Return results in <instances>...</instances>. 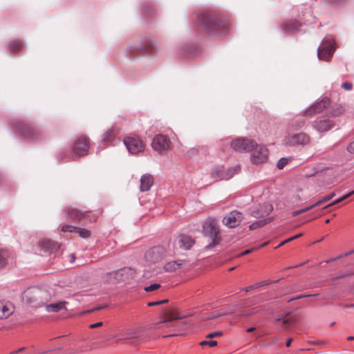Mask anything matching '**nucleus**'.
<instances>
[{"instance_id": "2", "label": "nucleus", "mask_w": 354, "mask_h": 354, "mask_svg": "<svg viewBox=\"0 0 354 354\" xmlns=\"http://www.w3.org/2000/svg\"><path fill=\"white\" fill-rule=\"evenodd\" d=\"M202 234L210 241L205 246V250L213 248L221 241L218 221L214 218L209 217L203 221Z\"/></svg>"}, {"instance_id": "47", "label": "nucleus", "mask_w": 354, "mask_h": 354, "mask_svg": "<svg viewBox=\"0 0 354 354\" xmlns=\"http://www.w3.org/2000/svg\"><path fill=\"white\" fill-rule=\"evenodd\" d=\"M316 207V205H315V203H313V205H309V206H308V207H305V208H303V209H302V210H304V212H307V211H308V210H310V209H313V207Z\"/></svg>"}, {"instance_id": "44", "label": "nucleus", "mask_w": 354, "mask_h": 354, "mask_svg": "<svg viewBox=\"0 0 354 354\" xmlns=\"http://www.w3.org/2000/svg\"><path fill=\"white\" fill-rule=\"evenodd\" d=\"M347 149L349 153H354V140L348 145Z\"/></svg>"}, {"instance_id": "34", "label": "nucleus", "mask_w": 354, "mask_h": 354, "mask_svg": "<svg viewBox=\"0 0 354 354\" xmlns=\"http://www.w3.org/2000/svg\"><path fill=\"white\" fill-rule=\"evenodd\" d=\"M279 321H282L284 325V329H288V326L292 324V322L288 319H282L281 317H277L275 319L274 322L277 323Z\"/></svg>"}, {"instance_id": "27", "label": "nucleus", "mask_w": 354, "mask_h": 354, "mask_svg": "<svg viewBox=\"0 0 354 354\" xmlns=\"http://www.w3.org/2000/svg\"><path fill=\"white\" fill-rule=\"evenodd\" d=\"M300 24L296 20H290L284 24L285 31H296Z\"/></svg>"}, {"instance_id": "5", "label": "nucleus", "mask_w": 354, "mask_h": 354, "mask_svg": "<svg viewBox=\"0 0 354 354\" xmlns=\"http://www.w3.org/2000/svg\"><path fill=\"white\" fill-rule=\"evenodd\" d=\"M250 152H251L250 160L254 165L265 163L268 159L269 151L265 145L255 142V146Z\"/></svg>"}, {"instance_id": "22", "label": "nucleus", "mask_w": 354, "mask_h": 354, "mask_svg": "<svg viewBox=\"0 0 354 354\" xmlns=\"http://www.w3.org/2000/svg\"><path fill=\"white\" fill-rule=\"evenodd\" d=\"M14 257L8 250L0 249V268L13 261Z\"/></svg>"}, {"instance_id": "9", "label": "nucleus", "mask_w": 354, "mask_h": 354, "mask_svg": "<svg viewBox=\"0 0 354 354\" xmlns=\"http://www.w3.org/2000/svg\"><path fill=\"white\" fill-rule=\"evenodd\" d=\"M171 141L165 135H156L151 142L152 148L158 153H162L170 148Z\"/></svg>"}, {"instance_id": "14", "label": "nucleus", "mask_w": 354, "mask_h": 354, "mask_svg": "<svg viewBox=\"0 0 354 354\" xmlns=\"http://www.w3.org/2000/svg\"><path fill=\"white\" fill-rule=\"evenodd\" d=\"M335 127V123L330 119L320 117L313 122V127L318 132L329 131Z\"/></svg>"}, {"instance_id": "28", "label": "nucleus", "mask_w": 354, "mask_h": 354, "mask_svg": "<svg viewBox=\"0 0 354 354\" xmlns=\"http://www.w3.org/2000/svg\"><path fill=\"white\" fill-rule=\"evenodd\" d=\"M114 136V130L113 129H110L102 135V142L104 145L108 144L111 140L113 139Z\"/></svg>"}, {"instance_id": "12", "label": "nucleus", "mask_w": 354, "mask_h": 354, "mask_svg": "<svg viewBox=\"0 0 354 354\" xmlns=\"http://www.w3.org/2000/svg\"><path fill=\"white\" fill-rule=\"evenodd\" d=\"M273 210L272 205L268 202L259 203L251 209V215L255 218L268 216Z\"/></svg>"}, {"instance_id": "32", "label": "nucleus", "mask_w": 354, "mask_h": 354, "mask_svg": "<svg viewBox=\"0 0 354 354\" xmlns=\"http://www.w3.org/2000/svg\"><path fill=\"white\" fill-rule=\"evenodd\" d=\"M8 48L12 52H16L21 48V44L18 41H12L8 44Z\"/></svg>"}, {"instance_id": "37", "label": "nucleus", "mask_w": 354, "mask_h": 354, "mask_svg": "<svg viewBox=\"0 0 354 354\" xmlns=\"http://www.w3.org/2000/svg\"><path fill=\"white\" fill-rule=\"evenodd\" d=\"M160 287V283H153L149 286H146L144 290L149 292H151V291H153L155 290H157L158 288H159Z\"/></svg>"}, {"instance_id": "4", "label": "nucleus", "mask_w": 354, "mask_h": 354, "mask_svg": "<svg viewBox=\"0 0 354 354\" xmlns=\"http://www.w3.org/2000/svg\"><path fill=\"white\" fill-rule=\"evenodd\" d=\"M134 271L131 268H124L106 273L103 279L109 283H117L133 277Z\"/></svg>"}, {"instance_id": "54", "label": "nucleus", "mask_w": 354, "mask_h": 354, "mask_svg": "<svg viewBox=\"0 0 354 354\" xmlns=\"http://www.w3.org/2000/svg\"><path fill=\"white\" fill-rule=\"evenodd\" d=\"M156 305H160V304L158 303V301H151V302H149L148 303V306H156Z\"/></svg>"}, {"instance_id": "61", "label": "nucleus", "mask_w": 354, "mask_h": 354, "mask_svg": "<svg viewBox=\"0 0 354 354\" xmlns=\"http://www.w3.org/2000/svg\"><path fill=\"white\" fill-rule=\"evenodd\" d=\"M348 275H349V274H346V275H342V276L337 277V278L339 279V278H341V277H344L348 276Z\"/></svg>"}, {"instance_id": "42", "label": "nucleus", "mask_w": 354, "mask_h": 354, "mask_svg": "<svg viewBox=\"0 0 354 354\" xmlns=\"http://www.w3.org/2000/svg\"><path fill=\"white\" fill-rule=\"evenodd\" d=\"M342 87L346 91H351L353 88V84L351 82H346L342 84Z\"/></svg>"}, {"instance_id": "52", "label": "nucleus", "mask_w": 354, "mask_h": 354, "mask_svg": "<svg viewBox=\"0 0 354 354\" xmlns=\"http://www.w3.org/2000/svg\"><path fill=\"white\" fill-rule=\"evenodd\" d=\"M260 223H262V221L257 222V223H254L250 225V228L253 229V228L256 227V226H259Z\"/></svg>"}, {"instance_id": "1", "label": "nucleus", "mask_w": 354, "mask_h": 354, "mask_svg": "<svg viewBox=\"0 0 354 354\" xmlns=\"http://www.w3.org/2000/svg\"><path fill=\"white\" fill-rule=\"evenodd\" d=\"M197 23L210 32L217 30L224 32L228 28V23L215 12H202L198 16Z\"/></svg>"}, {"instance_id": "7", "label": "nucleus", "mask_w": 354, "mask_h": 354, "mask_svg": "<svg viewBox=\"0 0 354 354\" xmlns=\"http://www.w3.org/2000/svg\"><path fill=\"white\" fill-rule=\"evenodd\" d=\"M283 142L288 146H306L310 143V138L305 133H298L286 136Z\"/></svg>"}, {"instance_id": "8", "label": "nucleus", "mask_w": 354, "mask_h": 354, "mask_svg": "<svg viewBox=\"0 0 354 354\" xmlns=\"http://www.w3.org/2000/svg\"><path fill=\"white\" fill-rule=\"evenodd\" d=\"M232 148L239 153L250 152L255 146V142L247 138H236L230 143Z\"/></svg>"}, {"instance_id": "31", "label": "nucleus", "mask_w": 354, "mask_h": 354, "mask_svg": "<svg viewBox=\"0 0 354 354\" xmlns=\"http://www.w3.org/2000/svg\"><path fill=\"white\" fill-rule=\"evenodd\" d=\"M75 232L82 238L87 239L91 236L89 230L85 228H79L75 230Z\"/></svg>"}, {"instance_id": "60", "label": "nucleus", "mask_w": 354, "mask_h": 354, "mask_svg": "<svg viewBox=\"0 0 354 354\" xmlns=\"http://www.w3.org/2000/svg\"><path fill=\"white\" fill-rule=\"evenodd\" d=\"M24 349V348H21L18 349L17 351H14V352H13V353H18V352H21V351H22Z\"/></svg>"}, {"instance_id": "17", "label": "nucleus", "mask_w": 354, "mask_h": 354, "mask_svg": "<svg viewBox=\"0 0 354 354\" xmlns=\"http://www.w3.org/2000/svg\"><path fill=\"white\" fill-rule=\"evenodd\" d=\"M195 241L190 236L182 234L176 237L174 244L183 250H189L194 244Z\"/></svg>"}, {"instance_id": "3", "label": "nucleus", "mask_w": 354, "mask_h": 354, "mask_svg": "<svg viewBox=\"0 0 354 354\" xmlns=\"http://www.w3.org/2000/svg\"><path fill=\"white\" fill-rule=\"evenodd\" d=\"M49 297L48 293L41 288L30 287L22 294V299L27 304L33 308H38L46 303Z\"/></svg>"}, {"instance_id": "64", "label": "nucleus", "mask_w": 354, "mask_h": 354, "mask_svg": "<svg viewBox=\"0 0 354 354\" xmlns=\"http://www.w3.org/2000/svg\"><path fill=\"white\" fill-rule=\"evenodd\" d=\"M329 222H330V220H329V219H327V220H326V221H325V223H328Z\"/></svg>"}, {"instance_id": "18", "label": "nucleus", "mask_w": 354, "mask_h": 354, "mask_svg": "<svg viewBox=\"0 0 354 354\" xmlns=\"http://www.w3.org/2000/svg\"><path fill=\"white\" fill-rule=\"evenodd\" d=\"M138 330L137 328H129L125 331H122L119 334L115 335L113 336L112 339L115 342L119 343L122 340H127L133 338H136L138 337Z\"/></svg>"}, {"instance_id": "24", "label": "nucleus", "mask_w": 354, "mask_h": 354, "mask_svg": "<svg viewBox=\"0 0 354 354\" xmlns=\"http://www.w3.org/2000/svg\"><path fill=\"white\" fill-rule=\"evenodd\" d=\"M330 103V100L328 97L323 98L320 102H317L311 106L308 111L310 113H319L322 111Z\"/></svg>"}, {"instance_id": "33", "label": "nucleus", "mask_w": 354, "mask_h": 354, "mask_svg": "<svg viewBox=\"0 0 354 354\" xmlns=\"http://www.w3.org/2000/svg\"><path fill=\"white\" fill-rule=\"evenodd\" d=\"M335 193H331L329 195L323 197L322 199H320L318 201H317L316 203H315L316 207L322 204L324 202L331 200L335 196Z\"/></svg>"}, {"instance_id": "23", "label": "nucleus", "mask_w": 354, "mask_h": 354, "mask_svg": "<svg viewBox=\"0 0 354 354\" xmlns=\"http://www.w3.org/2000/svg\"><path fill=\"white\" fill-rule=\"evenodd\" d=\"M13 313V306L10 303L0 301V319H6Z\"/></svg>"}, {"instance_id": "30", "label": "nucleus", "mask_w": 354, "mask_h": 354, "mask_svg": "<svg viewBox=\"0 0 354 354\" xmlns=\"http://www.w3.org/2000/svg\"><path fill=\"white\" fill-rule=\"evenodd\" d=\"M223 172H224V169L223 167H217L212 169V174L214 178H216L218 180H222L221 176L224 175Z\"/></svg>"}, {"instance_id": "36", "label": "nucleus", "mask_w": 354, "mask_h": 354, "mask_svg": "<svg viewBox=\"0 0 354 354\" xmlns=\"http://www.w3.org/2000/svg\"><path fill=\"white\" fill-rule=\"evenodd\" d=\"M288 162V159L286 158H281L279 160L277 167L278 169H283Z\"/></svg>"}, {"instance_id": "55", "label": "nucleus", "mask_w": 354, "mask_h": 354, "mask_svg": "<svg viewBox=\"0 0 354 354\" xmlns=\"http://www.w3.org/2000/svg\"><path fill=\"white\" fill-rule=\"evenodd\" d=\"M292 341V338H289L287 339L286 343V345L287 347H289L290 346Z\"/></svg>"}, {"instance_id": "38", "label": "nucleus", "mask_w": 354, "mask_h": 354, "mask_svg": "<svg viewBox=\"0 0 354 354\" xmlns=\"http://www.w3.org/2000/svg\"><path fill=\"white\" fill-rule=\"evenodd\" d=\"M75 229H76V227L75 226L70 225H64L62 227V230L63 232H75Z\"/></svg>"}, {"instance_id": "21", "label": "nucleus", "mask_w": 354, "mask_h": 354, "mask_svg": "<svg viewBox=\"0 0 354 354\" xmlns=\"http://www.w3.org/2000/svg\"><path fill=\"white\" fill-rule=\"evenodd\" d=\"M264 310V306L258 305L253 307H247L244 308L241 310L240 315H236V316H241V317H249L254 315H256L257 313H259L261 310Z\"/></svg>"}, {"instance_id": "46", "label": "nucleus", "mask_w": 354, "mask_h": 354, "mask_svg": "<svg viewBox=\"0 0 354 354\" xmlns=\"http://www.w3.org/2000/svg\"><path fill=\"white\" fill-rule=\"evenodd\" d=\"M256 248H251V249H248V250H246L245 251H243L241 255H246V254H248L250 253H251L252 251L255 250Z\"/></svg>"}, {"instance_id": "59", "label": "nucleus", "mask_w": 354, "mask_h": 354, "mask_svg": "<svg viewBox=\"0 0 354 354\" xmlns=\"http://www.w3.org/2000/svg\"><path fill=\"white\" fill-rule=\"evenodd\" d=\"M347 339H348V341L354 340V336H348V337H347Z\"/></svg>"}, {"instance_id": "57", "label": "nucleus", "mask_w": 354, "mask_h": 354, "mask_svg": "<svg viewBox=\"0 0 354 354\" xmlns=\"http://www.w3.org/2000/svg\"><path fill=\"white\" fill-rule=\"evenodd\" d=\"M255 328L254 327H250V328H248L246 331L248 333H250V332H252L253 330H254Z\"/></svg>"}, {"instance_id": "62", "label": "nucleus", "mask_w": 354, "mask_h": 354, "mask_svg": "<svg viewBox=\"0 0 354 354\" xmlns=\"http://www.w3.org/2000/svg\"><path fill=\"white\" fill-rule=\"evenodd\" d=\"M335 259H328V260L326 261V263H328V262H330V261H333V260H335Z\"/></svg>"}, {"instance_id": "13", "label": "nucleus", "mask_w": 354, "mask_h": 354, "mask_svg": "<svg viewBox=\"0 0 354 354\" xmlns=\"http://www.w3.org/2000/svg\"><path fill=\"white\" fill-rule=\"evenodd\" d=\"M242 220V214L237 211H232L223 218V223L229 228L238 226Z\"/></svg>"}, {"instance_id": "15", "label": "nucleus", "mask_w": 354, "mask_h": 354, "mask_svg": "<svg viewBox=\"0 0 354 354\" xmlns=\"http://www.w3.org/2000/svg\"><path fill=\"white\" fill-rule=\"evenodd\" d=\"M164 254V248L160 246H156L148 250L145 257L147 261L154 263L161 259Z\"/></svg>"}, {"instance_id": "16", "label": "nucleus", "mask_w": 354, "mask_h": 354, "mask_svg": "<svg viewBox=\"0 0 354 354\" xmlns=\"http://www.w3.org/2000/svg\"><path fill=\"white\" fill-rule=\"evenodd\" d=\"M183 317L174 315L171 310L164 312L162 319L155 325V329L159 330L169 326V323L176 319H182Z\"/></svg>"}, {"instance_id": "48", "label": "nucleus", "mask_w": 354, "mask_h": 354, "mask_svg": "<svg viewBox=\"0 0 354 354\" xmlns=\"http://www.w3.org/2000/svg\"><path fill=\"white\" fill-rule=\"evenodd\" d=\"M301 213H304V210H302L301 209H299V210H296V211H293L292 212V214L293 216H296Z\"/></svg>"}, {"instance_id": "43", "label": "nucleus", "mask_w": 354, "mask_h": 354, "mask_svg": "<svg viewBox=\"0 0 354 354\" xmlns=\"http://www.w3.org/2000/svg\"><path fill=\"white\" fill-rule=\"evenodd\" d=\"M221 334V333L218 332V331L213 332V333H210L207 334L206 337L207 338H213L214 337L220 335Z\"/></svg>"}, {"instance_id": "39", "label": "nucleus", "mask_w": 354, "mask_h": 354, "mask_svg": "<svg viewBox=\"0 0 354 354\" xmlns=\"http://www.w3.org/2000/svg\"><path fill=\"white\" fill-rule=\"evenodd\" d=\"M272 283V281L271 280H264V281H262L255 283L254 286H255V288H259L260 287L269 285Z\"/></svg>"}, {"instance_id": "20", "label": "nucleus", "mask_w": 354, "mask_h": 354, "mask_svg": "<svg viewBox=\"0 0 354 354\" xmlns=\"http://www.w3.org/2000/svg\"><path fill=\"white\" fill-rule=\"evenodd\" d=\"M140 190L142 192H147L153 184V178L151 174H143L140 178Z\"/></svg>"}, {"instance_id": "56", "label": "nucleus", "mask_w": 354, "mask_h": 354, "mask_svg": "<svg viewBox=\"0 0 354 354\" xmlns=\"http://www.w3.org/2000/svg\"><path fill=\"white\" fill-rule=\"evenodd\" d=\"M168 301H169L168 299L160 300V301H158V303H159L160 304H166V303H167V302H168Z\"/></svg>"}, {"instance_id": "40", "label": "nucleus", "mask_w": 354, "mask_h": 354, "mask_svg": "<svg viewBox=\"0 0 354 354\" xmlns=\"http://www.w3.org/2000/svg\"><path fill=\"white\" fill-rule=\"evenodd\" d=\"M200 344L201 346L209 345V346L213 347V346H215L217 345V342L214 341V340H209V341L204 340V341H202L200 343Z\"/></svg>"}, {"instance_id": "53", "label": "nucleus", "mask_w": 354, "mask_h": 354, "mask_svg": "<svg viewBox=\"0 0 354 354\" xmlns=\"http://www.w3.org/2000/svg\"><path fill=\"white\" fill-rule=\"evenodd\" d=\"M234 313L232 312H228V313H224L223 314H218V315H214L212 316V318H215V317H219V316H221V315H229V314H233Z\"/></svg>"}, {"instance_id": "45", "label": "nucleus", "mask_w": 354, "mask_h": 354, "mask_svg": "<svg viewBox=\"0 0 354 354\" xmlns=\"http://www.w3.org/2000/svg\"><path fill=\"white\" fill-rule=\"evenodd\" d=\"M177 266L176 263L175 262H171V263H169L167 266H166V269L168 270L169 269H171L172 268H175V266Z\"/></svg>"}, {"instance_id": "63", "label": "nucleus", "mask_w": 354, "mask_h": 354, "mask_svg": "<svg viewBox=\"0 0 354 354\" xmlns=\"http://www.w3.org/2000/svg\"><path fill=\"white\" fill-rule=\"evenodd\" d=\"M348 307L349 308H354V304H351L350 306H348Z\"/></svg>"}, {"instance_id": "49", "label": "nucleus", "mask_w": 354, "mask_h": 354, "mask_svg": "<svg viewBox=\"0 0 354 354\" xmlns=\"http://www.w3.org/2000/svg\"><path fill=\"white\" fill-rule=\"evenodd\" d=\"M102 325V322H97V323H95V324H93L90 325V328H95V327L100 326Z\"/></svg>"}, {"instance_id": "35", "label": "nucleus", "mask_w": 354, "mask_h": 354, "mask_svg": "<svg viewBox=\"0 0 354 354\" xmlns=\"http://www.w3.org/2000/svg\"><path fill=\"white\" fill-rule=\"evenodd\" d=\"M22 133L26 137L32 136L35 134L34 131L29 126L22 129Z\"/></svg>"}, {"instance_id": "58", "label": "nucleus", "mask_w": 354, "mask_h": 354, "mask_svg": "<svg viewBox=\"0 0 354 354\" xmlns=\"http://www.w3.org/2000/svg\"><path fill=\"white\" fill-rule=\"evenodd\" d=\"M301 236H302V234H297V235H295L294 236H292V238L293 239V240H295V239H297V238H299V237H300Z\"/></svg>"}, {"instance_id": "11", "label": "nucleus", "mask_w": 354, "mask_h": 354, "mask_svg": "<svg viewBox=\"0 0 354 354\" xmlns=\"http://www.w3.org/2000/svg\"><path fill=\"white\" fill-rule=\"evenodd\" d=\"M124 144L131 154H138L145 149L142 141L136 137H128L124 140Z\"/></svg>"}, {"instance_id": "26", "label": "nucleus", "mask_w": 354, "mask_h": 354, "mask_svg": "<svg viewBox=\"0 0 354 354\" xmlns=\"http://www.w3.org/2000/svg\"><path fill=\"white\" fill-rule=\"evenodd\" d=\"M67 302L66 301H58L56 303H53L48 305H46V310L49 313H56L64 308H65V305Z\"/></svg>"}, {"instance_id": "6", "label": "nucleus", "mask_w": 354, "mask_h": 354, "mask_svg": "<svg viewBox=\"0 0 354 354\" xmlns=\"http://www.w3.org/2000/svg\"><path fill=\"white\" fill-rule=\"evenodd\" d=\"M335 41L333 39L323 40L317 48V57L322 61H328L335 51Z\"/></svg>"}, {"instance_id": "25", "label": "nucleus", "mask_w": 354, "mask_h": 354, "mask_svg": "<svg viewBox=\"0 0 354 354\" xmlns=\"http://www.w3.org/2000/svg\"><path fill=\"white\" fill-rule=\"evenodd\" d=\"M241 169L239 165H235L231 167H229L226 169H224V172L223 176H221V179L229 180L232 178L235 174H238Z\"/></svg>"}, {"instance_id": "19", "label": "nucleus", "mask_w": 354, "mask_h": 354, "mask_svg": "<svg viewBox=\"0 0 354 354\" xmlns=\"http://www.w3.org/2000/svg\"><path fill=\"white\" fill-rule=\"evenodd\" d=\"M68 218L73 221H83L85 220L87 212H82L76 207H69L66 209Z\"/></svg>"}, {"instance_id": "29", "label": "nucleus", "mask_w": 354, "mask_h": 354, "mask_svg": "<svg viewBox=\"0 0 354 354\" xmlns=\"http://www.w3.org/2000/svg\"><path fill=\"white\" fill-rule=\"evenodd\" d=\"M353 194H354V190L348 193L347 194H345L344 196H342L341 198H339L338 199H336L335 201H333L332 203H330V204L327 205L326 207H324V208H327L328 207H331L333 205H335L342 201H343L344 200L348 198V197H350L351 196H352Z\"/></svg>"}, {"instance_id": "41", "label": "nucleus", "mask_w": 354, "mask_h": 354, "mask_svg": "<svg viewBox=\"0 0 354 354\" xmlns=\"http://www.w3.org/2000/svg\"><path fill=\"white\" fill-rule=\"evenodd\" d=\"M319 294H313V295H299L294 298H292L288 300V301H294V300H297V299H303V298H306V297H313V296H317Z\"/></svg>"}, {"instance_id": "51", "label": "nucleus", "mask_w": 354, "mask_h": 354, "mask_svg": "<svg viewBox=\"0 0 354 354\" xmlns=\"http://www.w3.org/2000/svg\"><path fill=\"white\" fill-rule=\"evenodd\" d=\"M252 289H255V286L254 285H252V286H248V287L245 288L244 290L245 292H249V291H250Z\"/></svg>"}, {"instance_id": "10", "label": "nucleus", "mask_w": 354, "mask_h": 354, "mask_svg": "<svg viewBox=\"0 0 354 354\" xmlns=\"http://www.w3.org/2000/svg\"><path fill=\"white\" fill-rule=\"evenodd\" d=\"M88 141L86 137H80L75 140L73 145V158H77L81 156L86 155L88 150Z\"/></svg>"}, {"instance_id": "50", "label": "nucleus", "mask_w": 354, "mask_h": 354, "mask_svg": "<svg viewBox=\"0 0 354 354\" xmlns=\"http://www.w3.org/2000/svg\"><path fill=\"white\" fill-rule=\"evenodd\" d=\"M293 241V239H292V237H290V238H289V239H286V240L283 241V242H281V243H280L277 247H280V246H281V245H284L285 243H288V242H290V241Z\"/></svg>"}]
</instances>
